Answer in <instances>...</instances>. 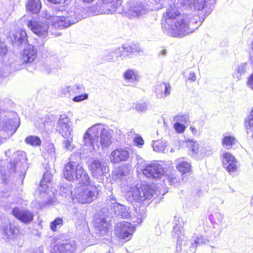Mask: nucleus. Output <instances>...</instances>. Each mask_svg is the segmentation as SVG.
I'll return each mask as SVG.
<instances>
[{
  "instance_id": "5fc2aeb1",
  "label": "nucleus",
  "mask_w": 253,
  "mask_h": 253,
  "mask_svg": "<svg viewBox=\"0 0 253 253\" xmlns=\"http://www.w3.org/2000/svg\"><path fill=\"white\" fill-rule=\"evenodd\" d=\"M147 108L146 107V104H137L136 105V109L138 111H143V110L147 109Z\"/></svg>"
},
{
  "instance_id": "9d476101",
  "label": "nucleus",
  "mask_w": 253,
  "mask_h": 253,
  "mask_svg": "<svg viewBox=\"0 0 253 253\" xmlns=\"http://www.w3.org/2000/svg\"><path fill=\"white\" fill-rule=\"evenodd\" d=\"M11 212L17 219L24 223H29L33 220L34 214L29 210L14 207Z\"/></svg>"
},
{
  "instance_id": "9b49d317",
  "label": "nucleus",
  "mask_w": 253,
  "mask_h": 253,
  "mask_svg": "<svg viewBox=\"0 0 253 253\" xmlns=\"http://www.w3.org/2000/svg\"><path fill=\"white\" fill-rule=\"evenodd\" d=\"M223 167L231 173L237 169V161L234 156L229 152H224L221 155Z\"/></svg>"
},
{
  "instance_id": "bf43d9fd",
  "label": "nucleus",
  "mask_w": 253,
  "mask_h": 253,
  "mask_svg": "<svg viewBox=\"0 0 253 253\" xmlns=\"http://www.w3.org/2000/svg\"><path fill=\"white\" fill-rule=\"evenodd\" d=\"M190 129L194 134L196 135L197 134V129L194 126H190Z\"/></svg>"
},
{
  "instance_id": "37998d69",
  "label": "nucleus",
  "mask_w": 253,
  "mask_h": 253,
  "mask_svg": "<svg viewBox=\"0 0 253 253\" xmlns=\"http://www.w3.org/2000/svg\"><path fill=\"white\" fill-rule=\"evenodd\" d=\"M52 175L50 172V171H46L43 174V178L41 182H42V184H49L52 178Z\"/></svg>"
},
{
  "instance_id": "49530a36",
  "label": "nucleus",
  "mask_w": 253,
  "mask_h": 253,
  "mask_svg": "<svg viewBox=\"0 0 253 253\" xmlns=\"http://www.w3.org/2000/svg\"><path fill=\"white\" fill-rule=\"evenodd\" d=\"M8 51L7 48L3 41L0 38V56H5Z\"/></svg>"
},
{
  "instance_id": "dca6fc26",
  "label": "nucleus",
  "mask_w": 253,
  "mask_h": 253,
  "mask_svg": "<svg viewBox=\"0 0 253 253\" xmlns=\"http://www.w3.org/2000/svg\"><path fill=\"white\" fill-rule=\"evenodd\" d=\"M90 169L93 176L100 180H102L101 177L105 175V173L108 171V168L99 160H94L90 165Z\"/></svg>"
},
{
  "instance_id": "a878e982",
  "label": "nucleus",
  "mask_w": 253,
  "mask_h": 253,
  "mask_svg": "<svg viewBox=\"0 0 253 253\" xmlns=\"http://www.w3.org/2000/svg\"><path fill=\"white\" fill-rule=\"evenodd\" d=\"M26 9L33 14H38L42 7L40 0H28Z\"/></svg>"
},
{
  "instance_id": "052dcab7",
  "label": "nucleus",
  "mask_w": 253,
  "mask_h": 253,
  "mask_svg": "<svg viewBox=\"0 0 253 253\" xmlns=\"http://www.w3.org/2000/svg\"><path fill=\"white\" fill-rule=\"evenodd\" d=\"M95 0H81V1L84 3H90L94 1Z\"/></svg>"
},
{
  "instance_id": "c03bdc74",
  "label": "nucleus",
  "mask_w": 253,
  "mask_h": 253,
  "mask_svg": "<svg viewBox=\"0 0 253 253\" xmlns=\"http://www.w3.org/2000/svg\"><path fill=\"white\" fill-rule=\"evenodd\" d=\"M188 145L194 154H197L199 152V145L197 142L193 140H189Z\"/></svg>"
},
{
  "instance_id": "7c9ffc66",
  "label": "nucleus",
  "mask_w": 253,
  "mask_h": 253,
  "mask_svg": "<svg viewBox=\"0 0 253 253\" xmlns=\"http://www.w3.org/2000/svg\"><path fill=\"white\" fill-rule=\"evenodd\" d=\"M236 142V139L234 136L228 135L224 136L222 140V144L227 149H229L235 144Z\"/></svg>"
},
{
  "instance_id": "6e6552de",
  "label": "nucleus",
  "mask_w": 253,
  "mask_h": 253,
  "mask_svg": "<svg viewBox=\"0 0 253 253\" xmlns=\"http://www.w3.org/2000/svg\"><path fill=\"white\" fill-rule=\"evenodd\" d=\"M164 172L162 165L157 163L147 165L142 169V173L146 177L151 179L161 178Z\"/></svg>"
},
{
  "instance_id": "a18cd8bd",
  "label": "nucleus",
  "mask_w": 253,
  "mask_h": 253,
  "mask_svg": "<svg viewBox=\"0 0 253 253\" xmlns=\"http://www.w3.org/2000/svg\"><path fill=\"white\" fill-rule=\"evenodd\" d=\"M174 128L178 133H182L185 130L186 127L180 122H176L174 124Z\"/></svg>"
},
{
  "instance_id": "2eb2a0df",
  "label": "nucleus",
  "mask_w": 253,
  "mask_h": 253,
  "mask_svg": "<svg viewBox=\"0 0 253 253\" xmlns=\"http://www.w3.org/2000/svg\"><path fill=\"white\" fill-rule=\"evenodd\" d=\"M27 25L34 33L39 36L43 37L47 35L48 26L46 24L29 20Z\"/></svg>"
},
{
  "instance_id": "e433bc0d",
  "label": "nucleus",
  "mask_w": 253,
  "mask_h": 253,
  "mask_svg": "<svg viewBox=\"0 0 253 253\" xmlns=\"http://www.w3.org/2000/svg\"><path fill=\"white\" fill-rule=\"evenodd\" d=\"M136 51V49L132 47L131 45H126L123 47L121 51V56L123 57H126L130 55L132 53Z\"/></svg>"
},
{
  "instance_id": "423d86ee",
  "label": "nucleus",
  "mask_w": 253,
  "mask_h": 253,
  "mask_svg": "<svg viewBox=\"0 0 253 253\" xmlns=\"http://www.w3.org/2000/svg\"><path fill=\"white\" fill-rule=\"evenodd\" d=\"M106 130L104 126L101 124L95 125L89 128L84 137V145L89 149L94 148V144L98 142L99 137L101 136Z\"/></svg>"
},
{
  "instance_id": "8fccbe9b",
  "label": "nucleus",
  "mask_w": 253,
  "mask_h": 253,
  "mask_svg": "<svg viewBox=\"0 0 253 253\" xmlns=\"http://www.w3.org/2000/svg\"><path fill=\"white\" fill-rule=\"evenodd\" d=\"M178 177L174 176H170L168 177L167 181L171 185L177 186L176 183L178 181Z\"/></svg>"
},
{
  "instance_id": "f257e3e1",
  "label": "nucleus",
  "mask_w": 253,
  "mask_h": 253,
  "mask_svg": "<svg viewBox=\"0 0 253 253\" xmlns=\"http://www.w3.org/2000/svg\"><path fill=\"white\" fill-rule=\"evenodd\" d=\"M162 27L174 37L181 38L193 33L198 25L191 27L187 14L181 13L174 4L169 5L163 13Z\"/></svg>"
},
{
  "instance_id": "f03ea898",
  "label": "nucleus",
  "mask_w": 253,
  "mask_h": 253,
  "mask_svg": "<svg viewBox=\"0 0 253 253\" xmlns=\"http://www.w3.org/2000/svg\"><path fill=\"white\" fill-rule=\"evenodd\" d=\"M81 154H72L70 157V161L65 165L63 174L65 178L71 182H78L79 183L88 184L90 183L89 177L83 166L75 160L76 157L80 159Z\"/></svg>"
},
{
  "instance_id": "58836bf2",
  "label": "nucleus",
  "mask_w": 253,
  "mask_h": 253,
  "mask_svg": "<svg viewBox=\"0 0 253 253\" xmlns=\"http://www.w3.org/2000/svg\"><path fill=\"white\" fill-rule=\"evenodd\" d=\"M124 77L126 80L135 81L137 80V75L132 69H128L124 73Z\"/></svg>"
},
{
  "instance_id": "aec40b11",
  "label": "nucleus",
  "mask_w": 253,
  "mask_h": 253,
  "mask_svg": "<svg viewBox=\"0 0 253 253\" xmlns=\"http://www.w3.org/2000/svg\"><path fill=\"white\" fill-rule=\"evenodd\" d=\"M51 23L54 26L66 28L73 23L69 17L54 16L51 17Z\"/></svg>"
},
{
  "instance_id": "4d7b16f0",
  "label": "nucleus",
  "mask_w": 253,
  "mask_h": 253,
  "mask_svg": "<svg viewBox=\"0 0 253 253\" xmlns=\"http://www.w3.org/2000/svg\"><path fill=\"white\" fill-rule=\"evenodd\" d=\"M196 79V74L194 72H191L189 74V76L188 80L194 82Z\"/></svg>"
},
{
  "instance_id": "6e6d98bb",
  "label": "nucleus",
  "mask_w": 253,
  "mask_h": 253,
  "mask_svg": "<svg viewBox=\"0 0 253 253\" xmlns=\"http://www.w3.org/2000/svg\"><path fill=\"white\" fill-rule=\"evenodd\" d=\"M144 214H145L144 211V210H142V212H141V214L139 215L141 216V217H140V218L138 217L137 218V220L134 221V223L136 222V223L134 224V225H136L137 224L141 223V222H142V217L144 215Z\"/></svg>"
},
{
  "instance_id": "cd10ccee",
  "label": "nucleus",
  "mask_w": 253,
  "mask_h": 253,
  "mask_svg": "<svg viewBox=\"0 0 253 253\" xmlns=\"http://www.w3.org/2000/svg\"><path fill=\"white\" fill-rule=\"evenodd\" d=\"M167 146L166 141L160 140L153 141L152 144L153 150L158 152L167 153L168 152V150L166 149Z\"/></svg>"
},
{
  "instance_id": "b1692460",
  "label": "nucleus",
  "mask_w": 253,
  "mask_h": 253,
  "mask_svg": "<svg viewBox=\"0 0 253 253\" xmlns=\"http://www.w3.org/2000/svg\"><path fill=\"white\" fill-rule=\"evenodd\" d=\"M94 227L97 230V234H99V236H103L109 233L108 224L103 219L101 220L99 219L98 221H96L94 224Z\"/></svg>"
},
{
  "instance_id": "e2e57ef3",
  "label": "nucleus",
  "mask_w": 253,
  "mask_h": 253,
  "mask_svg": "<svg viewBox=\"0 0 253 253\" xmlns=\"http://www.w3.org/2000/svg\"><path fill=\"white\" fill-rule=\"evenodd\" d=\"M170 151L171 153H172V152H173L174 151V149L171 148L170 149Z\"/></svg>"
},
{
  "instance_id": "4468645a",
  "label": "nucleus",
  "mask_w": 253,
  "mask_h": 253,
  "mask_svg": "<svg viewBox=\"0 0 253 253\" xmlns=\"http://www.w3.org/2000/svg\"><path fill=\"white\" fill-rule=\"evenodd\" d=\"M77 249V244L73 240H65L59 242L54 247L56 253H73Z\"/></svg>"
},
{
  "instance_id": "c9c22d12",
  "label": "nucleus",
  "mask_w": 253,
  "mask_h": 253,
  "mask_svg": "<svg viewBox=\"0 0 253 253\" xmlns=\"http://www.w3.org/2000/svg\"><path fill=\"white\" fill-rule=\"evenodd\" d=\"M192 240L195 245V247L198 245H202V244H206L209 241L206 240L204 237L200 234H197L192 237ZM192 245L193 246L194 244L192 243Z\"/></svg>"
},
{
  "instance_id": "5701e85b",
  "label": "nucleus",
  "mask_w": 253,
  "mask_h": 253,
  "mask_svg": "<svg viewBox=\"0 0 253 253\" xmlns=\"http://www.w3.org/2000/svg\"><path fill=\"white\" fill-rule=\"evenodd\" d=\"M101 6L110 11L115 10L122 4V0H99Z\"/></svg>"
},
{
  "instance_id": "603ef678",
  "label": "nucleus",
  "mask_w": 253,
  "mask_h": 253,
  "mask_svg": "<svg viewBox=\"0 0 253 253\" xmlns=\"http://www.w3.org/2000/svg\"><path fill=\"white\" fill-rule=\"evenodd\" d=\"M134 141L138 146H142L144 144V140L142 137L140 136H136L134 139Z\"/></svg>"
},
{
  "instance_id": "79ce46f5",
  "label": "nucleus",
  "mask_w": 253,
  "mask_h": 253,
  "mask_svg": "<svg viewBox=\"0 0 253 253\" xmlns=\"http://www.w3.org/2000/svg\"><path fill=\"white\" fill-rule=\"evenodd\" d=\"M224 215L220 212H215L210 216V218L212 222L216 223V222H221L223 219Z\"/></svg>"
},
{
  "instance_id": "ea45409f",
  "label": "nucleus",
  "mask_w": 253,
  "mask_h": 253,
  "mask_svg": "<svg viewBox=\"0 0 253 253\" xmlns=\"http://www.w3.org/2000/svg\"><path fill=\"white\" fill-rule=\"evenodd\" d=\"M64 138L66 139L63 141L64 148L67 150L72 151L74 148V146L72 144L73 141L72 137L70 135L68 137Z\"/></svg>"
},
{
  "instance_id": "473e14b6",
  "label": "nucleus",
  "mask_w": 253,
  "mask_h": 253,
  "mask_svg": "<svg viewBox=\"0 0 253 253\" xmlns=\"http://www.w3.org/2000/svg\"><path fill=\"white\" fill-rule=\"evenodd\" d=\"M176 169L182 173H187L190 172L191 166L190 164L187 162L181 161L177 164Z\"/></svg>"
},
{
  "instance_id": "3c124183",
  "label": "nucleus",
  "mask_w": 253,
  "mask_h": 253,
  "mask_svg": "<svg viewBox=\"0 0 253 253\" xmlns=\"http://www.w3.org/2000/svg\"><path fill=\"white\" fill-rule=\"evenodd\" d=\"M107 202L108 204L110 205L111 210H113L114 208L113 205L114 203H118L117 202L116 200L113 195H111L110 196V199L108 200Z\"/></svg>"
},
{
  "instance_id": "680f3d73",
  "label": "nucleus",
  "mask_w": 253,
  "mask_h": 253,
  "mask_svg": "<svg viewBox=\"0 0 253 253\" xmlns=\"http://www.w3.org/2000/svg\"><path fill=\"white\" fill-rule=\"evenodd\" d=\"M166 53V50L165 49H163L161 51V53L163 55H165Z\"/></svg>"
},
{
  "instance_id": "864d4df0",
  "label": "nucleus",
  "mask_w": 253,
  "mask_h": 253,
  "mask_svg": "<svg viewBox=\"0 0 253 253\" xmlns=\"http://www.w3.org/2000/svg\"><path fill=\"white\" fill-rule=\"evenodd\" d=\"M49 2L54 4H63L68 0H47Z\"/></svg>"
},
{
  "instance_id": "1a4fd4ad",
  "label": "nucleus",
  "mask_w": 253,
  "mask_h": 253,
  "mask_svg": "<svg viewBox=\"0 0 253 253\" xmlns=\"http://www.w3.org/2000/svg\"><path fill=\"white\" fill-rule=\"evenodd\" d=\"M13 119L5 120L2 126V131L7 133V137L13 135L20 126V119L15 112H12Z\"/></svg>"
},
{
  "instance_id": "a211bd4d",
  "label": "nucleus",
  "mask_w": 253,
  "mask_h": 253,
  "mask_svg": "<svg viewBox=\"0 0 253 253\" xmlns=\"http://www.w3.org/2000/svg\"><path fill=\"white\" fill-rule=\"evenodd\" d=\"M37 57V50L34 46L28 47L23 50L20 60L23 64L33 63Z\"/></svg>"
},
{
  "instance_id": "a19ab883",
  "label": "nucleus",
  "mask_w": 253,
  "mask_h": 253,
  "mask_svg": "<svg viewBox=\"0 0 253 253\" xmlns=\"http://www.w3.org/2000/svg\"><path fill=\"white\" fill-rule=\"evenodd\" d=\"M49 186L47 184L44 183L42 184L41 182L39 188V194L41 198H44L47 194V191L48 190Z\"/></svg>"
},
{
  "instance_id": "13d9d810",
  "label": "nucleus",
  "mask_w": 253,
  "mask_h": 253,
  "mask_svg": "<svg viewBox=\"0 0 253 253\" xmlns=\"http://www.w3.org/2000/svg\"><path fill=\"white\" fill-rule=\"evenodd\" d=\"M249 84L253 88V74L251 75L248 80Z\"/></svg>"
},
{
  "instance_id": "4c0bfd02",
  "label": "nucleus",
  "mask_w": 253,
  "mask_h": 253,
  "mask_svg": "<svg viewBox=\"0 0 253 253\" xmlns=\"http://www.w3.org/2000/svg\"><path fill=\"white\" fill-rule=\"evenodd\" d=\"M63 224V220L60 217L56 218L50 224V228L53 231H56L58 228H60Z\"/></svg>"
},
{
  "instance_id": "bb28decb",
  "label": "nucleus",
  "mask_w": 253,
  "mask_h": 253,
  "mask_svg": "<svg viewBox=\"0 0 253 253\" xmlns=\"http://www.w3.org/2000/svg\"><path fill=\"white\" fill-rule=\"evenodd\" d=\"M183 5L193 6L198 11L202 10L206 6V0H183Z\"/></svg>"
},
{
  "instance_id": "20e7f679",
  "label": "nucleus",
  "mask_w": 253,
  "mask_h": 253,
  "mask_svg": "<svg viewBox=\"0 0 253 253\" xmlns=\"http://www.w3.org/2000/svg\"><path fill=\"white\" fill-rule=\"evenodd\" d=\"M14 161L10 164V169L7 172V169L0 164V181L6 183L9 177V173H14L16 169L24 167L27 158L23 151H18L14 154Z\"/></svg>"
},
{
  "instance_id": "c756f323",
  "label": "nucleus",
  "mask_w": 253,
  "mask_h": 253,
  "mask_svg": "<svg viewBox=\"0 0 253 253\" xmlns=\"http://www.w3.org/2000/svg\"><path fill=\"white\" fill-rule=\"evenodd\" d=\"M84 91V88L80 85H76L74 87L71 88L70 87H67L66 89H64L62 91V93L66 95L67 93L71 95H76L80 92H82Z\"/></svg>"
},
{
  "instance_id": "412c9836",
  "label": "nucleus",
  "mask_w": 253,
  "mask_h": 253,
  "mask_svg": "<svg viewBox=\"0 0 253 253\" xmlns=\"http://www.w3.org/2000/svg\"><path fill=\"white\" fill-rule=\"evenodd\" d=\"M113 206L114 208L111 210L114 211L116 215L123 218H127L130 216L129 208L127 207L116 203L114 204Z\"/></svg>"
},
{
  "instance_id": "0eeeda50",
  "label": "nucleus",
  "mask_w": 253,
  "mask_h": 253,
  "mask_svg": "<svg viewBox=\"0 0 253 253\" xmlns=\"http://www.w3.org/2000/svg\"><path fill=\"white\" fill-rule=\"evenodd\" d=\"M134 231V226L127 221L118 223L115 227L116 236L126 241L130 239Z\"/></svg>"
},
{
  "instance_id": "7ed1b4c3",
  "label": "nucleus",
  "mask_w": 253,
  "mask_h": 253,
  "mask_svg": "<svg viewBox=\"0 0 253 253\" xmlns=\"http://www.w3.org/2000/svg\"><path fill=\"white\" fill-rule=\"evenodd\" d=\"M88 185H89L75 189L71 192L72 197L82 204H89L93 202L96 199L99 190L96 186L91 185L90 183Z\"/></svg>"
},
{
  "instance_id": "72a5a7b5",
  "label": "nucleus",
  "mask_w": 253,
  "mask_h": 253,
  "mask_svg": "<svg viewBox=\"0 0 253 253\" xmlns=\"http://www.w3.org/2000/svg\"><path fill=\"white\" fill-rule=\"evenodd\" d=\"M25 142L27 144L33 146H40L41 144V140L39 137L35 135H30L27 136Z\"/></svg>"
},
{
  "instance_id": "2f4dec72",
  "label": "nucleus",
  "mask_w": 253,
  "mask_h": 253,
  "mask_svg": "<svg viewBox=\"0 0 253 253\" xmlns=\"http://www.w3.org/2000/svg\"><path fill=\"white\" fill-rule=\"evenodd\" d=\"M73 219L76 223L79 225H84L86 224L85 217L84 213L79 211H75Z\"/></svg>"
},
{
  "instance_id": "4be33fe9",
  "label": "nucleus",
  "mask_w": 253,
  "mask_h": 253,
  "mask_svg": "<svg viewBox=\"0 0 253 253\" xmlns=\"http://www.w3.org/2000/svg\"><path fill=\"white\" fill-rule=\"evenodd\" d=\"M173 224L174 226L172 232L173 235L177 236L178 238L177 242L178 245H180L181 242L183 239L181 232V229H182L184 223L180 217L175 216L174 217Z\"/></svg>"
},
{
  "instance_id": "393cba45",
  "label": "nucleus",
  "mask_w": 253,
  "mask_h": 253,
  "mask_svg": "<svg viewBox=\"0 0 253 253\" xmlns=\"http://www.w3.org/2000/svg\"><path fill=\"white\" fill-rule=\"evenodd\" d=\"M12 36V40L15 42L21 44L23 42L26 43L28 42V36L25 30H17L14 32Z\"/></svg>"
},
{
  "instance_id": "09e8293b",
  "label": "nucleus",
  "mask_w": 253,
  "mask_h": 253,
  "mask_svg": "<svg viewBox=\"0 0 253 253\" xmlns=\"http://www.w3.org/2000/svg\"><path fill=\"white\" fill-rule=\"evenodd\" d=\"M88 94L84 93L79 95L75 96L73 98V100L75 102H79L82 101L84 100L87 99Z\"/></svg>"
},
{
  "instance_id": "c85d7f7f",
  "label": "nucleus",
  "mask_w": 253,
  "mask_h": 253,
  "mask_svg": "<svg viewBox=\"0 0 253 253\" xmlns=\"http://www.w3.org/2000/svg\"><path fill=\"white\" fill-rule=\"evenodd\" d=\"M112 137L110 132L106 130L100 137V144L102 148L107 147L112 143Z\"/></svg>"
},
{
  "instance_id": "f3484780",
  "label": "nucleus",
  "mask_w": 253,
  "mask_h": 253,
  "mask_svg": "<svg viewBox=\"0 0 253 253\" xmlns=\"http://www.w3.org/2000/svg\"><path fill=\"white\" fill-rule=\"evenodd\" d=\"M129 158V152L125 148H118L111 153L110 161L113 164L126 161Z\"/></svg>"
},
{
  "instance_id": "ddd939ff",
  "label": "nucleus",
  "mask_w": 253,
  "mask_h": 253,
  "mask_svg": "<svg viewBox=\"0 0 253 253\" xmlns=\"http://www.w3.org/2000/svg\"><path fill=\"white\" fill-rule=\"evenodd\" d=\"M3 238L7 241L14 239L18 233V229L9 221L3 223L1 227Z\"/></svg>"
},
{
  "instance_id": "39448f33",
  "label": "nucleus",
  "mask_w": 253,
  "mask_h": 253,
  "mask_svg": "<svg viewBox=\"0 0 253 253\" xmlns=\"http://www.w3.org/2000/svg\"><path fill=\"white\" fill-rule=\"evenodd\" d=\"M154 191L148 185L143 184L140 187L131 188L127 192V196L130 201H135L141 203L146 200H151Z\"/></svg>"
},
{
  "instance_id": "f704fd0d",
  "label": "nucleus",
  "mask_w": 253,
  "mask_h": 253,
  "mask_svg": "<svg viewBox=\"0 0 253 253\" xmlns=\"http://www.w3.org/2000/svg\"><path fill=\"white\" fill-rule=\"evenodd\" d=\"M246 131L249 136L253 138V112H251L249 121L246 123Z\"/></svg>"
},
{
  "instance_id": "f8f14e48",
  "label": "nucleus",
  "mask_w": 253,
  "mask_h": 253,
  "mask_svg": "<svg viewBox=\"0 0 253 253\" xmlns=\"http://www.w3.org/2000/svg\"><path fill=\"white\" fill-rule=\"evenodd\" d=\"M57 130L64 137L71 135L72 129L70 125V119L66 115H61L58 122Z\"/></svg>"
},
{
  "instance_id": "6ab92c4d",
  "label": "nucleus",
  "mask_w": 253,
  "mask_h": 253,
  "mask_svg": "<svg viewBox=\"0 0 253 253\" xmlns=\"http://www.w3.org/2000/svg\"><path fill=\"white\" fill-rule=\"evenodd\" d=\"M170 90L171 85L169 82H162L155 87V92L159 98L168 96L170 93Z\"/></svg>"
},
{
  "instance_id": "de8ad7c7",
  "label": "nucleus",
  "mask_w": 253,
  "mask_h": 253,
  "mask_svg": "<svg viewBox=\"0 0 253 253\" xmlns=\"http://www.w3.org/2000/svg\"><path fill=\"white\" fill-rule=\"evenodd\" d=\"M176 122L187 123L189 122V116L187 115H178L174 118Z\"/></svg>"
}]
</instances>
